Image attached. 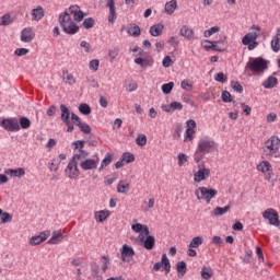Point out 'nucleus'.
<instances>
[{"instance_id": "nucleus-1", "label": "nucleus", "mask_w": 280, "mask_h": 280, "mask_svg": "<svg viewBox=\"0 0 280 280\" xmlns=\"http://www.w3.org/2000/svg\"><path fill=\"white\" fill-rule=\"evenodd\" d=\"M58 23L65 34L73 36V34H78L80 32V26L73 22V19H71V15H69V11H65L59 14Z\"/></svg>"}, {"instance_id": "nucleus-2", "label": "nucleus", "mask_w": 280, "mask_h": 280, "mask_svg": "<svg viewBox=\"0 0 280 280\" xmlns=\"http://www.w3.org/2000/svg\"><path fill=\"white\" fill-rule=\"evenodd\" d=\"M245 69H250L253 73H264L268 69V60L264 57L249 58Z\"/></svg>"}, {"instance_id": "nucleus-3", "label": "nucleus", "mask_w": 280, "mask_h": 280, "mask_svg": "<svg viewBox=\"0 0 280 280\" xmlns=\"http://www.w3.org/2000/svg\"><path fill=\"white\" fill-rule=\"evenodd\" d=\"M195 196L197 200H205L207 205H210L211 200L218 196V189L201 186L195 190Z\"/></svg>"}, {"instance_id": "nucleus-4", "label": "nucleus", "mask_w": 280, "mask_h": 280, "mask_svg": "<svg viewBox=\"0 0 280 280\" xmlns=\"http://www.w3.org/2000/svg\"><path fill=\"white\" fill-rule=\"evenodd\" d=\"M198 167V172L194 174L195 183H202V180H207L209 176H211V170L207 168L205 161L200 158L195 159Z\"/></svg>"}, {"instance_id": "nucleus-5", "label": "nucleus", "mask_w": 280, "mask_h": 280, "mask_svg": "<svg viewBox=\"0 0 280 280\" xmlns=\"http://www.w3.org/2000/svg\"><path fill=\"white\" fill-rule=\"evenodd\" d=\"M66 174L70 179H75L78 176H80V170H78V160L72 156L69 161L66 167Z\"/></svg>"}, {"instance_id": "nucleus-6", "label": "nucleus", "mask_w": 280, "mask_h": 280, "mask_svg": "<svg viewBox=\"0 0 280 280\" xmlns=\"http://www.w3.org/2000/svg\"><path fill=\"white\" fill-rule=\"evenodd\" d=\"M262 218H265V220H268L271 226H280L279 212H277V210L272 208L265 210L262 213Z\"/></svg>"}, {"instance_id": "nucleus-7", "label": "nucleus", "mask_w": 280, "mask_h": 280, "mask_svg": "<svg viewBox=\"0 0 280 280\" xmlns=\"http://www.w3.org/2000/svg\"><path fill=\"white\" fill-rule=\"evenodd\" d=\"M0 126H2L4 130H8V132H19V130H21V126L19 125V119L16 118L3 119Z\"/></svg>"}, {"instance_id": "nucleus-8", "label": "nucleus", "mask_w": 280, "mask_h": 280, "mask_svg": "<svg viewBox=\"0 0 280 280\" xmlns=\"http://www.w3.org/2000/svg\"><path fill=\"white\" fill-rule=\"evenodd\" d=\"M197 152H203L205 154L215 152V142L213 140H200L197 147Z\"/></svg>"}, {"instance_id": "nucleus-9", "label": "nucleus", "mask_w": 280, "mask_h": 280, "mask_svg": "<svg viewBox=\"0 0 280 280\" xmlns=\"http://www.w3.org/2000/svg\"><path fill=\"white\" fill-rule=\"evenodd\" d=\"M138 242L140 246H143V248H145V250H152L156 244V238L152 235L143 236L142 234H139Z\"/></svg>"}, {"instance_id": "nucleus-10", "label": "nucleus", "mask_w": 280, "mask_h": 280, "mask_svg": "<svg viewBox=\"0 0 280 280\" xmlns=\"http://www.w3.org/2000/svg\"><path fill=\"white\" fill-rule=\"evenodd\" d=\"M161 267L164 268L166 275L170 273V270H172V265L170 264V258H167V254L162 255L161 262H155L153 266V270H161Z\"/></svg>"}, {"instance_id": "nucleus-11", "label": "nucleus", "mask_w": 280, "mask_h": 280, "mask_svg": "<svg viewBox=\"0 0 280 280\" xmlns=\"http://www.w3.org/2000/svg\"><path fill=\"white\" fill-rule=\"evenodd\" d=\"M120 255L122 261H131L132 257H135V249L130 247V245L124 244L120 249Z\"/></svg>"}, {"instance_id": "nucleus-12", "label": "nucleus", "mask_w": 280, "mask_h": 280, "mask_svg": "<svg viewBox=\"0 0 280 280\" xmlns=\"http://www.w3.org/2000/svg\"><path fill=\"white\" fill-rule=\"evenodd\" d=\"M97 165H100V161L93 159H85L81 161L80 167L83 172H89L91 170H97Z\"/></svg>"}, {"instance_id": "nucleus-13", "label": "nucleus", "mask_w": 280, "mask_h": 280, "mask_svg": "<svg viewBox=\"0 0 280 280\" xmlns=\"http://www.w3.org/2000/svg\"><path fill=\"white\" fill-rule=\"evenodd\" d=\"M106 8L109 9L108 23L113 25L117 21V8L115 7V0H106Z\"/></svg>"}, {"instance_id": "nucleus-14", "label": "nucleus", "mask_w": 280, "mask_h": 280, "mask_svg": "<svg viewBox=\"0 0 280 280\" xmlns=\"http://www.w3.org/2000/svg\"><path fill=\"white\" fill-rule=\"evenodd\" d=\"M265 144H266L267 150H270L273 153L279 152L280 139L277 136H272L270 139H268L265 142Z\"/></svg>"}, {"instance_id": "nucleus-15", "label": "nucleus", "mask_w": 280, "mask_h": 280, "mask_svg": "<svg viewBox=\"0 0 280 280\" xmlns=\"http://www.w3.org/2000/svg\"><path fill=\"white\" fill-rule=\"evenodd\" d=\"M186 125L187 129L184 141H194V135H196V130H194V128H196V120L189 119Z\"/></svg>"}, {"instance_id": "nucleus-16", "label": "nucleus", "mask_w": 280, "mask_h": 280, "mask_svg": "<svg viewBox=\"0 0 280 280\" xmlns=\"http://www.w3.org/2000/svg\"><path fill=\"white\" fill-rule=\"evenodd\" d=\"M35 36H36V34L34 33V30H32V27H25L21 32L22 43H32V40H34Z\"/></svg>"}, {"instance_id": "nucleus-17", "label": "nucleus", "mask_w": 280, "mask_h": 280, "mask_svg": "<svg viewBox=\"0 0 280 280\" xmlns=\"http://www.w3.org/2000/svg\"><path fill=\"white\" fill-rule=\"evenodd\" d=\"M4 174L7 176H11L13 178H23V176L25 175V168H23V167H19L16 170H14V168H7L4 171Z\"/></svg>"}, {"instance_id": "nucleus-18", "label": "nucleus", "mask_w": 280, "mask_h": 280, "mask_svg": "<svg viewBox=\"0 0 280 280\" xmlns=\"http://www.w3.org/2000/svg\"><path fill=\"white\" fill-rule=\"evenodd\" d=\"M210 49H212L213 51H226V42L225 40H217V42H212V44L210 46H206Z\"/></svg>"}, {"instance_id": "nucleus-19", "label": "nucleus", "mask_w": 280, "mask_h": 280, "mask_svg": "<svg viewBox=\"0 0 280 280\" xmlns=\"http://www.w3.org/2000/svg\"><path fill=\"white\" fill-rule=\"evenodd\" d=\"M47 240V232H40L39 235L33 236L30 240L31 246H38V244H43Z\"/></svg>"}, {"instance_id": "nucleus-20", "label": "nucleus", "mask_w": 280, "mask_h": 280, "mask_svg": "<svg viewBox=\"0 0 280 280\" xmlns=\"http://www.w3.org/2000/svg\"><path fill=\"white\" fill-rule=\"evenodd\" d=\"M61 116L60 119L63 124L71 121V110H69V107L67 105L61 104L60 105Z\"/></svg>"}, {"instance_id": "nucleus-21", "label": "nucleus", "mask_w": 280, "mask_h": 280, "mask_svg": "<svg viewBox=\"0 0 280 280\" xmlns=\"http://www.w3.org/2000/svg\"><path fill=\"white\" fill-rule=\"evenodd\" d=\"M257 38H259V33L250 32V33H247L242 38V43H243V45H250L252 43H255V40H257Z\"/></svg>"}, {"instance_id": "nucleus-22", "label": "nucleus", "mask_w": 280, "mask_h": 280, "mask_svg": "<svg viewBox=\"0 0 280 280\" xmlns=\"http://www.w3.org/2000/svg\"><path fill=\"white\" fill-rule=\"evenodd\" d=\"M65 240V235L60 231H54L51 237L48 241V244L56 245L60 244Z\"/></svg>"}, {"instance_id": "nucleus-23", "label": "nucleus", "mask_w": 280, "mask_h": 280, "mask_svg": "<svg viewBox=\"0 0 280 280\" xmlns=\"http://www.w3.org/2000/svg\"><path fill=\"white\" fill-rule=\"evenodd\" d=\"M176 270H177V277L179 279H183V277L187 275V262H185V260L178 261L176 264Z\"/></svg>"}, {"instance_id": "nucleus-24", "label": "nucleus", "mask_w": 280, "mask_h": 280, "mask_svg": "<svg viewBox=\"0 0 280 280\" xmlns=\"http://www.w3.org/2000/svg\"><path fill=\"white\" fill-rule=\"evenodd\" d=\"M179 34L184 36V38H187V40H194V30L189 28L187 25L182 26Z\"/></svg>"}, {"instance_id": "nucleus-25", "label": "nucleus", "mask_w": 280, "mask_h": 280, "mask_svg": "<svg viewBox=\"0 0 280 280\" xmlns=\"http://www.w3.org/2000/svg\"><path fill=\"white\" fill-rule=\"evenodd\" d=\"M271 49L275 51V54L280 51V28L277 31L276 36L271 40Z\"/></svg>"}, {"instance_id": "nucleus-26", "label": "nucleus", "mask_w": 280, "mask_h": 280, "mask_svg": "<svg viewBox=\"0 0 280 280\" xmlns=\"http://www.w3.org/2000/svg\"><path fill=\"white\" fill-rule=\"evenodd\" d=\"M163 30H165V26L163 24H155L150 27L149 33L151 34V36L156 37L163 34Z\"/></svg>"}, {"instance_id": "nucleus-27", "label": "nucleus", "mask_w": 280, "mask_h": 280, "mask_svg": "<svg viewBox=\"0 0 280 280\" xmlns=\"http://www.w3.org/2000/svg\"><path fill=\"white\" fill-rule=\"evenodd\" d=\"M229 211H231V205H228L225 207H217L213 209L212 213L215 218H220L222 215H224L225 213H229Z\"/></svg>"}, {"instance_id": "nucleus-28", "label": "nucleus", "mask_w": 280, "mask_h": 280, "mask_svg": "<svg viewBox=\"0 0 280 280\" xmlns=\"http://www.w3.org/2000/svg\"><path fill=\"white\" fill-rule=\"evenodd\" d=\"M178 8V2L176 0H171L165 3V12L166 14H174Z\"/></svg>"}, {"instance_id": "nucleus-29", "label": "nucleus", "mask_w": 280, "mask_h": 280, "mask_svg": "<svg viewBox=\"0 0 280 280\" xmlns=\"http://www.w3.org/2000/svg\"><path fill=\"white\" fill-rule=\"evenodd\" d=\"M127 34L133 38H139V36H141V27H139V25H130L127 28Z\"/></svg>"}, {"instance_id": "nucleus-30", "label": "nucleus", "mask_w": 280, "mask_h": 280, "mask_svg": "<svg viewBox=\"0 0 280 280\" xmlns=\"http://www.w3.org/2000/svg\"><path fill=\"white\" fill-rule=\"evenodd\" d=\"M279 84V80L277 77H269L267 80L264 81L262 86L265 89H275Z\"/></svg>"}, {"instance_id": "nucleus-31", "label": "nucleus", "mask_w": 280, "mask_h": 280, "mask_svg": "<svg viewBox=\"0 0 280 280\" xmlns=\"http://www.w3.org/2000/svg\"><path fill=\"white\" fill-rule=\"evenodd\" d=\"M201 279L209 280L213 277V269L211 267L203 266L200 271Z\"/></svg>"}, {"instance_id": "nucleus-32", "label": "nucleus", "mask_w": 280, "mask_h": 280, "mask_svg": "<svg viewBox=\"0 0 280 280\" xmlns=\"http://www.w3.org/2000/svg\"><path fill=\"white\" fill-rule=\"evenodd\" d=\"M117 191L118 194H128L130 191V184L126 180H120L117 185Z\"/></svg>"}, {"instance_id": "nucleus-33", "label": "nucleus", "mask_w": 280, "mask_h": 280, "mask_svg": "<svg viewBox=\"0 0 280 280\" xmlns=\"http://www.w3.org/2000/svg\"><path fill=\"white\" fill-rule=\"evenodd\" d=\"M205 240L202 238V236H195L189 245L188 248H200V246H202Z\"/></svg>"}, {"instance_id": "nucleus-34", "label": "nucleus", "mask_w": 280, "mask_h": 280, "mask_svg": "<svg viewBox=\"0 0 280 280\" xmlns=\"http://www.w3.org/2000/svg\"><path fill=\"white\" fill-rule=\"evenodd\" d=\"M108 215H110V211L108 210H101L98 212H95V220L96 222H104L106 220V218H108Z\"/></svg>"}, {"instance_id": "nucleus-35", "label": "nucleus", "mask_w": 280, "mask_h": 280, "mask_svg": "<svg viewBox=\"0 0 280 280\" xmlns=\"http://www.w3.org/2000/svg\"><path fill=\"white\" fill-rule=\"evenodd\" d=\"M33 21H40L43 16H45V10H43V7H37L36 9H33Z\"/></svg>"}, {"instance_id": "nucleus-36", "label": "nucleus", "mask_w": 280, "mask_h": 280, "mask_svg": "<svg viewBox=\"0 0 280 280\" xmlns=\"http://www.w3.org/2000/svg\"><path fill=\"white\" fill-rule=\"evenodd\" d=\"M257 170L258 172H262L266 173V172H270V170H272V165H270V162L268 161H262L260 164L257 165Z\"/></svg>"}, {"instance_id": "nucleus-37", "label": "nucleus", "mask_w": 280, "mask_h": 280, "mask_svg": "<svg viewBox=\"0 0 280 280\" xmlns=\"http://www.w3.org/2000/svg\"><path fill=\"white\" fill-rule=\"evenodd\" d=\"M19 122V126L20 128H22L23 130H27V128H30L32 126V120H30V118L27 117H21L20 118V121Z\"/></svg>"}, {"instance_id": "nucleus-38", "label": "nucleus", "mask_w": 280, "mask_h": 280, "mask_svg": "<svg viewBox=\"0 0 280 280\" xmlns=\"http://www.w3.org/2000/svg\"><path fill=\"white\" fill-rule=\"evenodd\" d=\"M63 80H66V84L73 86L75 84V78L73 74L69 73V71H63Z\"/></svg>"}, {"instance_id": "nucleus-39", "label": "nucleus", "mask_w": 280, "mask_h": 280, "mask_svg": "<svg viewBox=\"0 0 280 280\" xmlns=\"http://www.w3.org/2000/svg\"><path fill=\"white\" fill-rule=\"evenodd\" d=\"M12 21H14V20L12 19V15H11L10 13H7V14H4V15H2V16L0 18V25H1V26L10 25V23H12Z\"/></svg>"}, {"instance_id": "nucleus-40", "label": "nucleus", "mask_w": 280, "mask_h": 280, "mask_svg": "<svg viewBox=\"0 0 280 280\" xmlns=\"http://www.w3.org/2000/svg\"><path fill=\"white\" fill-rule=\"evenodd\" d=\"M137 145H140V148H143V145H147L148 143V137L144 133H139L136 138Z\"/></svg>"}, {"instance_id": "nucleus-41", "label": "nucleus", "mask_w": 280, "mask_h": 280, "mask_svg": "<svg viewBox=\"0 0 280 280\" xmlns=\"http://www.w3.org/2000/svg\"><path fill=\"white\" fill-rule=\"evenodd\" d=\"M86 83L92 88V89H100V83L97 80H95V77L93 75H88L85 77Z\"/></svg>"}, {"instance_id": "nucleus-42", "label": "nucleus", "mask_w": 280, "mask_h": 280, "mask_svg": "<svg viewBox=\"0 0 280 280\" xmlns=\"http://www.w3.org/2000/svg\"><path fill=\"white\" fill-rule=\"evenodd\" d=\"M77 161L86 160L89 158V151H85L84 149L79 150V153H75L73 156Z\"/></svg>"}, {"instance_id": "nucleus-43", "label": "nucleus", "mask_w": 280, "mask_h": 280, "mask_svg": "<svg viewBox=\"0 0 280 280\" xmlns=\"http://www.w3.org/2000/svg\"><path fill=\"white\" fill-rule=\"evenodd\" d=\"M90 268L92 270V277H96V279H100V265H97L96 261H92L90 264Z\"/></svg>"}, {"instance_id": "nucleus-44", "label": "nucleus", "mask_w": 280, "mask_h": 280, "mask_svg": "<svg viewBox=\"0 0 280 280\" xmlns=\"http://www.w3.org/2000/svg\"><path fill=\"white\" fill-rule=\"evenodd\" d=\"M135 63L141 66V69H148V67H150V60L141 57L136 58Z\"/></svg>"}, {"instance_id": "nucleus-45", "label": "nucleus", "mask_w": 280, "mask_h": 280, "mask_svg": "<svg viewBox=\"0 0 280 280\" xmlns=\"http://www.w3.org/2000/svg\"><path fill=\"white\" fill-rule=\"evenodd\" d=\"M220 32V26H212L211 28L203 32L205 38H211L213 34H218Z\"/></svg>"}, {"instance_id": "nucleus-46", "label": "nucleus", "mask_w": 280, "mask_h": 280, "mask_svg": "<svg viewBox=\"0 0 280 280\" xmlns=\"http://www.w3.org/2000/svg\"><path fill=\"white\" fill-rule=\"evenodd\" d=\"M173 90H174V82H168L162 85V93H164V95H170Z\"/></svg>"}, {"instance_id": "nucleus-47", "label": "nucleus", "mask_w": 280, "mask_h": 280, "mask_svg": "<svg viewBox=\"0 0 280 280\" xmlns=\"http://www.w3.org/2000/svg\"><path fill=\"white\" fill-rule=\"evenodd\" d=\"M82 25H83L84 30H91L95 25V19H93V18L84 19Z\"/></svg>"}, {"instance_id": "nucleus-48", "label": "nucleus", "mask_w": 280, "mask_h": 280, "mask_svg": "<svg viewBox=\"0 0 280 280\" xmlns=\"http://www.w3.org/2000/svg\"><path fill=\"white\" fill-rule=\"evenodd\" d=\"M121 159L125 163H135V153L125 152L122 153Z\"/></svg>"}, {"instance_id": "nucleus-49", "label": "nucleus", "mask_w": 280, "mask_h": 280, "mask_svg": "<svg viewBox=\"0 0 280 280\" xmlns=\"http://www.w3.org/2000/svg\"><path fill=\"white\" fill-rule=\"evenodd\" d=\"M214 80L215 82H220L221 84H224L228 82L229 78L226 77V74H224V72H219L214 75Z\"/></svg>"}, {"instance_id": "nucleus-50", "label": "nucleus", "mask_w": 280, "mask_h": 280, "mask_svg": "<svg viewBox=\"0 0 280 280\" xmlns=\"http://www.w3.org/2000/svg\"><path fill=\"white\" fill-rule=\"evenodd\" d=\"M79 112H80L82 115H91V106H89V104H86V103H82V104L79 106Z\"/></svg>"}, {"instance_id": "nucleus-51", "label": "nucleus", "mask_w": 280, "mask_h": 280, "mask_svg": "<svg viewBox=\"0 0 280 280\" xmlns=\"http://www.w3.org/2000/svg\"><path fill=\"white\" fill-rule=\"evenodd\" d=\"M231 86L235 93H244V88L240 83V81H232Z\"/></svg>"}, {"instance_id": "nucleus-52", "label": "nucleus", "mask_w": 280, "mask_h": 280, "mask_svg": "<svg viewBox=\"0 0 280 280\" xmlns=\"http://www.w3.org/2000/svg\"><path fill=\"white\" fill-rule=\"evenodd\" d=\"M113 163V153H107L105 159L101 163V167H108Z\"/></svg>"}, {"instance_id": "nucleus-53", "label": "nucleus", "mask_w": 280, "mask_h": 280, "mask_svg": "<svg viewBox=\"0 0 280 280\" xmlns=\"http://www.w3.org/2000/svg\"><path fill=\"white\" fill-rule=\"evenodd\" d=\"M78 128L81 130V132H84V135H91V126L86 122H81Z\"/></svg>"}, {"instance_id": "nucleus-54", "label": "nucleus", "mask_w": 280, "mask_h": 280, "mask_svg": "<svg viewBox=\"0 0 280 280\" xmlns=\"http://www.w3.org/2000/svg\"><path fill=\"white\" fill-rule=\"evenodd\" d=\"M221 100L222 102H224L225 104H231V102H233V98H231V92L229 91H223L222 95H221Z\"/></svg>"}, {"instance_id": "nucleus-55", "label": "nucleus", "mask_w": 280, "mask_h": 280, "mask_svg": "<svg viewBox=\"0 0 280 280\" xmlns=\"http://www.w3.org/2000/svg\"><path fill=\"white\" fill-rule=\"evenodd\" d=\"M84 16H86V13H84V11H82V10H79L73 15V19H74V21L80 23V22L84 21Z\"/></svg>"}, {"instance_id": "nucleus-56", "label": "nucleus", "mask_w": 280, "mask_h": 280, "mask_svg": "<svg viewBox=\"0 0 280 280\" xmlns=\"http://www.w3.org/2000/svg\"><path fill=\"white\" fill-rule=\"evenodd\" d=\"M8 222H12V214H10L9 212H2L1 223L8 224Z\"/></svg>"}, {"instance_id": "nucleus-57", "label": "nucleus", "mask_w": 280, "mask_h": 280, "mask_svg": "<svg viewBox=\"0 0 280 280\" xmlns=\"http://www.w3.org/2000/svg\"><path fill=\"white\" fill-rule=\"evenodd\" d=\"M180 86L184 89V91H191V89H194V85L187 79L182 81Z\"/></svg>"}, {"instance_id": "nucleus-58", "label": "nucleus", "mask_w": 280, "mask_h": 280, "mask_svg": "<svg viewBox=\"0 0 280 280\" xmlns=\"http://www.w3.org/2000/svg\"><path fill=\"white\" fill-rule=\"evenodd\" d=\"M108 56L112 58V60H115L119 56V48L115 47L109 49Z\"/></svg>"}, {"instance_id": "nucleus-59", "label": "nucleus", "mask_w": 280, "mask_h": 280, "mask_svg": "<svg viewBox=\"0 0 280 280\" xmlns=\"http://www.w3.org/2000/svg\"><path fill=\"white\" fill-rule=\"evenodd\" d=\"M177 159H178L179 167H183V165H185V163H187V155L185 153H179L177 155Z\"/></svg>"}, {"instance_id": "nucleus-60", "label": "nucleus", "mask_w": 280, "mask_h": 280, "mask_svg": "<svg viewBox=\"0 0 280 280\" xmlns=\"http://www.w3.org/2000/svg\"><path fill=\"white\" fill-rule=\"evenodd\" d=\"M90 69H91V71H97V69H100V60L98 59L91 60Z\"/></svg>"}, {"instance_id": "nucleus-61", "label": "nucleus", "mask_w": 280, "mask_h": 280, "mask_svg": "<svg viewBox=\"0 0 280 280\" xmlns=\"http://www.w3.org/2000/svg\"><path fill=\"white\" fill-rule=\"evenodd\" d=\"M15 56H27L30 54V49L27 48H18L14 51Z\"/></svg>"}, {"instance_id": "nucleus-62", "label": "nucleus", "mask_w": 280, "mask_h": 280, "mask_svg": "<svg viewBox=\"0 0 280 280\" xmlns=\"http://www.w3.org/2000/svg\"><path fill=\"white\" fill-rule=\"evenodd\" d=\"M71 121L74 124V126H79L82 124V119L79 118L78 115H75V113H71Z\"/></svg>"}, {"instance_id": "nucleus-63", "label": "nucleus", "mask_w": 280, "mask_h": 280, "mask_svg": "<svg viewBox=\"0 0 280 280\" xmlns=\"http://www.w3.org/2000/svg\"><path fill=\"white\" fill-rule=\"evenodd\" d=\"M162 65H163L164 69H168V67H172V57L165 56L162 61Z\"/></svg>"}, {"instance_id": "nucleus-64", "label": "nucleus", "mask_w": 280, "mask_h": 280, "mask_svg": "<svg viewBox=\"0 0 280 280\" xmlns=\"http://www.w3.org/2000/svg\"><path fill=\"white\" fill-rule=\"evenodd\" d=\"M183 132V126L178 125L173 133V139H179Z\"/></svg>"}]
</instances>
